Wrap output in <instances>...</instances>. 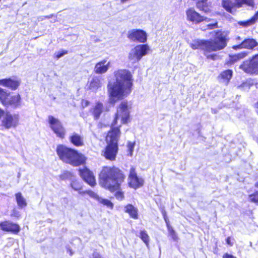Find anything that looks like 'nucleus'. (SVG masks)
Here are the masks:
<instances>
[{
	"label": "nucleus",
	"mask_w": 258,
	"mask_h": 258,
	"mask_svg": "<svg viewBox=\"0 0 258 258\" xmlns=\"http://www.w3.org/2000/svg\"><path fill=\"white\" fill-rule=\"evenodd\" d=\"M68 51L67 50H61L60 51H58L56 53V57L58 59L61 57L63 56L64 54H67Z\"/></svg>",
	"instance_id": "e433bc0d"
},
{
	"label": "nucleus",
	"mask_w": 258,
	"mask_h": 258,
	"mask_svg": "<svg viewBox=\"0 0 258 258\" xmlns=\"http://www.w3.org/2000/svg\"><path fill=\"white\" fill-rule=\"evenodd\" d=\"M148 50L149 47L147 45H138L131 50L128 59L132 63H136L147 54Z\"/></svg>",
	"instance_id": "1a4fd4ad"
},
{
	"label": "nucleus",
	"mask_w": 258,
	"mask_h": 258,
	"mask_svg": "<svg viewBox=\"0 0 258 258\" xmlns=\"http://www.w3.org/2000/svg\"><path fill=\"white\" fill-rule=\"evenodd\" d=\"M0 228L1 230L6 232H11L14 233H17L20 231L19 226L9 221H5L0 222Z\"/></svg>",
	"instance_id": "f3484780"
},
{
	"label": "nucleus",
	"mask_w": 258,
	"mask_h": 258,
	"mask_svg": "<svg viewBox=\"0 0 258 258\" xmlns=\"http://www.w3.org/2000/svg\"><path fill=\"white\" fill-rule=\"evenodd\" d=\"M0 100L5 106H11L16 109L21 106V98L18 94L11 95L3 89L0 88Z\"/></svg>",
	"instance_id": "423d86ee"
},
{
	"label": "nucleus",
	"mask_w": 258,
	"mask_h": 258,
	"mask_svg": "<svg viewBox=\"0 0 258 258\" xmlns=\"http://www.w3.org/2000/svg\"><path fill=\"white\" fill-rule=\"evenodd\" d=\"M135 147V143H132L131 142H128L127 143V150H128V155L130 156H132L133 155V153L134 151V149Z\"/></svg>",
	"instance_id": "f704fd0d"
},
{
	"label": "nucleus",
	"mask_w": 258,
	"mask_h": 258,
	"mask_svg": "<svg viewBox=\"0 0 258 258\" xmlns=\"http://www.w3.org/2000/svg\"><path fill=\"white\" fill-rule=\"evenodd\" d=\"M207 27H208V29H214V28H215L218 27V26H217V22H215V23H213V24H208V25H207Z\"/></svg>",
	"instance_id": "58836bf2"
},
{
	"label": "nucleus",
	"mask_w": 258,
	"mask_h": 258,
	"mask_svg": "<svg viewBox=\"0 0 258 258\" xmlns=\"http://www.w3.org/2000/svg\"><path fill=\"white\" fill-rule=\"evenodd\" d=\"M247 54L248 53L246 51H243L234 55H230L228 63H234L240 59L246 57Z\"/></svg>",
	"instance_id": "b1692460"
},
{
	"label": "nucleus",
	"mask_w": 258,
	"mask_h": 258,
	"mask_svg": "<svg viewBox=\"0 0 258 258\" xmlns=\"http://www.w3.org/2000/svg\"><path fill=\"white\" fill-rule=\"evenodd\" d=\"M232 75L233 72L231 70H226L220 74L218 79L220 82L227 85L231 79Z\"/></svg>",
	"instance_id": "412c9836"
},
{
	"label": "nucleus",
	"mask_w": 258,
	"mask_h": 258,
	"mask_svg": "<svg viewBox=\"0 0 258 258\" xmlns=\"http://www.w3.org/2000/svg\"><path fill=\"white\" fill-rule=\"evenodd\" d=\"M106 60H103L97 63L94 68V72L96 74H102L106 73L109 69L110 62H108L106 64Z\"/></svg>",
	"instance_id": "aec40b11"
},
{
	"label": "nucleus",
	"mask_w": 258,
	"mask_h": 258,
	"mask_svg": "<svg viewBox=\"0 0 258 258\" xmlns=\"http://www.w3.org/2000/svg\"><path fill=\"white\" fill-rule=\"evenodd\" d=\"M216 36L213 40H198L190 44L194 49H201L205 52L217 51L224 48L227 45V34L225 32L218 30Z\"/></svg>",
	"instance_id": "20e7f679"
},
{
	"label": "nucleus",
	"mask_w": 258,
	"mask_h": 258,
	"mask_svg": "<svg viewBox=\"0 0 258 258\" xmlns=\"http://www.w3.org/2000/svg\"><path fill=\"white\" fill-rule=\"evenodd\" d=\"M81 194H87L89 195L91 198L94 199V200L98 201L99 203L103 204V205H105L107 206L108 208L112 209L113 207V204L108 200L107 199H102V198L100 197L98 195H97L96 193H95L94 191L88 190L84 191L82 192H80Z\"/></svg>",
	"instance_id": "a211bd4d"
},
{
	"label": "nucleus",
	"mask_w": 258,
	"mask_h": 258,
	"mask_svg": "<svg viewBox=\"0 0 258 258\" xmlns=\"http://www.w3.org/2000/svg\"><path fill=\"white\" fill-rule=\"evenodd\" d=\"M61 180L70 179L73 180L74 179V176L73 174L69 171H64L59 176Z\"/></svg>",
	"instance_id": "2f4dec72"
},
{
	"label": "nucleus",
	"mask_w": 258,
	"mask_h": 258,
	"mask_svg": "<svg viewBox=\"0 0 258 258\" xmlns=\"http://www.w3.org/2000/svg\"><path fill=\"white\" fill-rule=\"evenodd\" d=\"M79 174L83 180L91 186L96 185V180L93 173L87 168L79 169Z\"/></svg>",
	"instance_id": "4468645a"
},
{
	"label": "nucleus",
	"mask_w": 258,
	"mask_h": 258,
	"mask_svg": "<svg viewBox=\"0 0 258 258\" xmlns=\"http://www.w3.org/2000/svg\"><path fill=\"white\" fill-rule=\"evenodd\" d=\"M125 212L134 219L138 218V210L132 205L128 204L125 207Z\"/></svg>",
	"instance_id": "a878e982"
},
{
	"label": "nucleus",
	"mask_w": 258,
	"mask_h": 258,
	"mask_svg": "<svg viewBox=\"0 0 258 258\" xmlns=\"http://www.w3.org/2000/svg\"><path fill=\"white\" fill-rule=\"evenodd\" d=\"M3 116L2 125L7 129L16 127L19 124V115L17 114H11L10 112L4 113L0 108V118Z\"/></svg>",
	"instance_id": "6e6552de"
},
{
	"label": "nucleus",
	"mask_w": 258,
	"mask_h": 258,
	"mask_svg": "<svg viewBox=\"0 0 258 258\" xmlns=\"http://www.w3.org/2000/svg\"><path fill=\"white\" fill-rule=\"evenodd\" d=\"M128 180L130 186L135 189L138 188L144 184V179L137 176L135 168L134 167L130 169Z\"/></svg>",
	"instance_id": "f8f14e48"
},
{
	"label": "nucleus",
	"mask_w": 258,
	"mask_h": 258,
	"mask_svg": "<svg viewBox=\"0 0 258 258\" xmlns=\"http://www.w3.org/2000/svg\"><path fill=\"white\" fill-rule=\"evenodd\" d=\"M103 105L102 103L98 102L90 110V112L93 115L95 119H98L100 115L104 111Z\"/></svg>",
	"instance_id": "4be33fe9"
},
{
	"label": "nucleus",
	"mask_w": 258,
	"mask_h": 258,
	"mask_svg": "<svg viewBox=\"0 0 258 258\" xmlns=\"http://www.w3.org/2000/svg\"><path fill=\"white\" fill-rule=\"evenodd\" d=\"M223 258H236V257L234 256L233 255L231 254H229L228 253H225L224 254Z\"/></svg>",
	"instance_id": "a19ab883"
},
{
	"label": "nucleus",
	"mask_w": 258,
	"mask_h": 258,
	"mask_svg": "<svg viewBox=\"0 0 258 258\" xmlns=\"http://www.w3.org/2000/svg\"><path fill=\"white\" fill-rule=\"evenodd\" d=\"M239 69L250 75L258 74V54L242 62Z\"/></svg>",
	"instance_id": "0eeeda50"
},
{
	"label": "nucleus",
	"mask_w": 258,
	"mask_h": 258,
	"mask_svg": "<svg viewBox=\"0 0 258 258\" xmlns=\"http://www.w3.org/2000/svg\"><path fill=\"white\" fill-rule=\"evenodd\" d=\"M71 142L77 147L82 146L84 145L83 137L76 133H74L70 137Z\"/></svg>",
	"instance_id": "5701e85b"
},
{
	"label": "nucleus",
	"mask_w": 258,
	"mask_h": 258,
	"mask_svg": "<svg viewBox=\"0 0 258 258\" xmlns=\"http://www.w3.org/2000/svg\"><path fill=\"white\" fill-rule=\"evenodd\" d=\"M101 80L97 77H94L89 83V88L93 90L96 91L101 86Z\"/></svg>",
	"instance_id": "bb28decb"
},
{
	"label": "nucleus",
	"mask_w": 258,
	"mask_h": 258,
	"mask_svg": "<svg viewBox=\"0 0 258 258\" xmlns=\"http://www.w3.org/2000/svg\"><path fill=\"white\" fill-rule=\"evenodd\" d=\"M127 37L133 41L144 43L147 40V34L142 30L133 29L128 32Z\"/></svg>",
	"instance_id": "ddd939ff"
},
{
	"label": "nucleus",
	"mask_w": 258,
	"mask_h": 258,
	"mask_svg": "<svg viewBox=\"0 0 258 258\" xmlns=\"http://www.w3.org/2000/svg\"><path fill=\"white\" fill-rule=\"evenodd\" d=\"M140 237L148 247L149 242V236L145 230H142L140 232Z\"/></svg>",
	"instance_id": "7c9ffc66"
},
{
	"label": "nucleus",
	"mask_w": 258,
	"mask_h": 258,
	"mask_svg": "<svg viewBox=\"0 0 258 258\" xmlns=\"http://www.w3.org/2000/svg\"><path fill=\"white\" fill-rule=\"evenodd\" d=\"M15 196L17 204L19 207L23 208L27 206L26 200L21 192L16 194Z\"/></svg>",
	"instance_id": "c85d7f7f"
},
{
	"label": "nucleus",
	"mask_w": 258,
	"mask_h": 258,
	"mask_svg": "<svg viewBox=\"0 0 258 258\" xmlns=\"http://www.w3.org/2000/svg\"><path fill=\"white\" fill-rule=\"evenodd\" d=\"M115 197L118 200H122L124 198L123 194L120 191H117L115 194Z\"/></svg>",
	"instance_id": "4c0bfd02"
},
{
	"label": "nucleus",
	"mask_w": 258,
	"mask_h": 258,
	"mask_svg": "<svg viewBox=\"0 0 258 258\" xmlns=\"http://www.w3.org/2000/svg\"><path fill=\"white\" fill-rule=\"evenodd\" d=\"M165 221H166V223L167 224L168 231L169 233V236L171 237V238L174 241H177L178 239V237L177 236L176 232H175V231L174 230L173 228L169 225V223L167 222V221L166 219H165Z\"/></svg>",
	"instance_id": "c756f323"
},
{
	"label": "nucleus",
	"mask_w": 258,
	"mask_h": 258,
	"mask_svg": "<svg viewBox=\"0 0 258 258\" xmlns=\"http://www.w3.org/2000/svg\"><path fill=\"white\" fill-rule=\"evenodd\" d=\"M48 121L50 127L56 134L57 137L61 139L64 138L66 135V130L62 126L61 122L52 115L48 116Z\"/></svg>",
	"instance_id": "9b49d317"
},
{
	"label": "nucleus",
	"mask_w": 258,
	"mask_h": 258,
	"mask_svg": "<svg viewBox=\"0 0 258 258\" xmlns=\"http://www.w3.org/2000/svg\"><path fill=\"white\" fill-rule=\"evenodd\" d=\"M226 241L227 244L230 246H232L233 245V242L231 241L230 237H227Z\"/></svg>",
	"instance_id": "ea45409f"
},
{
	"label": "nucleus",
	"mask_w": 258,
	"mask_h": 258,
	"mask_svg": "<svg viewBox=\"0 0 258 258\" xmlns=\"http://www.w3.org/2000/svg\"><path fill=\"white\" fill-rule=\"evenodd\" d=\"M125 178L123 172L118 168L104 167L99 174V184L112 192L120 188Z\"/></svg>",
	"instance_id": "7ed1b4c3"
},
{
	"label": "nucleus",
	"mask_w": 258,
	"mask_h": 258,
	"mask_svg": "<svg viewBox=\"0 0 258 258\" xmlns=\"http://www.w3.org/2000/svg\"><path fill=\"white\" fill-rule=\"evenodd\" d=\"M130 117V112L127 102H122L115 114V118L111 124V130L106 137L107 145L104 152V157L108 160H114L118 151V141L120 135V127L116 126L117 120L121 118V123H126Z\"/></svg>",
	"instance_id": "f257e3e1"
},
{
	"label": "nucleus",
	"mask_w": 258,
	"mask_h": 258,
	"mask_svg": "<svg viewBox=\"0 0 258 258\" xmlns=\"http://www.w3.org/2000/svg\"><path fill=\"white\" fill-rule=\"evenodd\" d=\"M187 19L188 20L195 23H199L205 21L209 22L210 19L201 16L194 9L190 8L186 11Z\"/></svg>",
	"instance_id": "2eb2a0df"
},
{
	"label": "nucleus",
	"mask_w": 258,
	"mask_h": 258,
	"mask_svg": "<svg viewBox=\"0 0 258 258\" xmlns=\"http://www.w3.org/2000/svg\"><path fill=\"white\" fill-rule=\"evenodd\" d=\"M116 81L109 82L107 90L109 96V102L114 104L123 99L131 92L132 86V75L126 70H119L114 72Z\"/></svg>",
	"instance_id": "f03ea898"
},
{
	"label": "nucleus",
	"mask_w": 258,
	"mask_h": 258,
	"mask_svg": "<svg viewBox=\"0 0 258 258\" xmlns=\"http://www.w3.org/2000/svg\"><path fill=\"white\" fill-rule=\"evenodd\" d=\"M0 85L15 90L20 85V81L11 78L1 79L0 80Z\"/></svg>",
	"instance_id": "6ab92c4d"
},
{
	"label": "nucleus",
	"mask_w": 258,
	"mask_h": 258,
	"mask_svg": "<svg viewBox=\"0 0 258 258\" xmlns=\"http://www.w3.org/2000/svg\"><path fill=\"white\" fill-rule=\"evenodd\" d=\"M243 5L248 6H253V0H223L222 3L223 7L228 12L232 13V9L234 8H241Z\"/></svg>",
	"instance_id": "9d476101"
},
{
	"label": "nucleus",
	"mask_w": 258,
	"mask_h": 258,
	"mask_svg": "<svg viewBox=\"0 0 258 258\" xmlns=\"http://www.w3.org/2000/svg\"><path fill=\"white\" fill-rule=\"evenodd\" d=\"M258 19V12L249 20L245 21H239L238 24L243 27H248L254 24Z\"/></svg>",
	"instance_id": "393cba45"
},
{
	"label": "nucleus",
	"mask_w": 258,
	"mask_h": 258,
	"mask_svg": "<svg viewBox=\"0 0 258 258\" xmlns=\"http://www.w3.org/2000/svg\"><path fill=\"white\" fill-rule=\"evenodd\" d=\"M258 46L257 41L253 38H247L243 40L240 44L232 46V48L237 50L240 49H252Z\"/></svg>",
	"instance_id": "dca6fc26"
},
{
	"label": "nucleus",
	"mask_w": 258,
	"mask_h": 258,
	"mask_svg": "<svg viewBox=\"0 0 258 258\" xmlns=\"http://www.w3.org/2000/svg\"><path fill=\"white\" fill-rule=\"evenodd\" d=\"M241 40H242V39L240 36H237L236 38V40L237 42H239V41H241Z\"/></svg>",
	"instance_id": "37998d69"
},
{
	"label": "nucleus",
	"mask_w": 258,
	"mask_h": 258,
	"mask_svg": "<svg viewBox=\"0 0 258 258\" xmlns=\"http://www.w3.org/2000/svg\"><path fill=\"white\" fill-rule=\"evenodd\" d=\"M197 7L200 10L203 11L205 13H208L210 11L208 6L207 5V0H198Z\"/></svg>",
	"instance_id": "cd10ccee"
},
{
	"label": "nucleus",
	"mask_w": 258,
	"mask_h": 258,
	"mask_svg": "<svg viewBox=\"0 0 258 258\" xmlns=\"http://www.w3.org/2000/svg\"><path fill=\"white\" fill-rule=\"evenodd\" d=\"M249 200L251 202L258 204V191L249 196Z\"/></svg>",
	"instance_id": "72a5a7b5"
},
{
	"label": "nucleus",
	"mask_w": 258,
	"mask_h": 258,
	"mask_svg": "<svg viewBox=\"0 0 258 258\" xmlns=\"http://www.w3.org/2000/svg\"><path fill=\"white\" fill-rule=\"evenodd\" d=\"M93 258H101L99 254L97 252H94L93 255Z\"/></svg>",
	"instance_id": "79ce46f5"
},
{
	"label": "nucleus",
	"mask_w": 258,
	"mask_h": 258,
	"mask_svg": "<svg viewBox=\"0 0 258 258\" xmlns=\"http://www.w3.org/2000/svg\"><path fill=\"white\" fill-rule=\"evenodd\" d=\"M255 186L258 188V182L255 183Z\"/></svg>",
	"instance_id": "c03bdc74"
},
{
	"label": "nucleus",
	"mask_w": 258,
	"mask_h": 258,
	"mask_svg": "<svg viewBox=\"0 0 258 258\" xmlns=\"http://www.w3.org/2000/svg\"><path fill=\"white\" fill-rule=\"evenodd\" d=\"M71 186L75 190H79L82 188V185L80 182L77 180H74V179L72 181Z\"/></svg>",
	"instance_id": "473e14b6"
},
{
	"label": "nucleus",
	"mask_w": 258,
	"mask_h": 258,
	"mask_svg": "<svg viewBox=\"0 0 258 258\" xmlns=\"http://www.w3.org/2000/svg\"><path fill=\"white\" fill-rule=\"evenodd\" d=\"M209 52H204V54L206 56L207 58L208 59H211L212 60H216L218 58V55L216 54H209Z\"/></svg>",
	"instance_id": "c9c22d12"
},
{
	"label": "nucleus",
	"mask_w": 258,
	"mask_h": 258,
	"mask_svg": "<svg viewBox=\"0 0 258 258\" xmlns=\"http://www.w3.org/2000/svg\"><path fill=\"white\" fill-rule=\"evenodd\" d=\"M56 152L59 159L63 162L74 166L83 164L86 161V158L83 155L63 145H58Z\"/></svg>",
	"instance_id": "39448f33"
}]
</instances>
